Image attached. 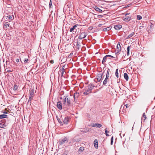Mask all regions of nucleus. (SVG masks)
<instances>
[{
    "label": "nucleus",
    "mask_w": 155,
    "mask_h": 155,
    "mask_svg": "<svg viewBox=\"0 0 155 155\" xmlns=\"http://www.w3.org/2000/svg\"><path fill=\"white\" fill-rule=\"evenodd\" d=\"M80 94L78 92H76L74 94V101L75 102H76L78 101V99L80 96Z\"/></svg>",
    "instance_id": "nucleus-6"
},
{
    "label": "nucleus",
    "mask_w": 155,
    "mask_h": 155,
    "mask_svg": "<svg viewBox=\"0 0 155 155\" xmlns=\"http://www.w3.org/2000/svg\"><path fill=\"white\" fill-rule=\"evenodd\" d=\"M84 150V147H81L79 149V150L81 151H83Z\"/></svg>",
    "instance_id": "nucleus-37"
},
{
    "label": "nucleus",
    "mask_w": 155,
    "mask_h": 155,
    "mask_svg": "<svg viewBox=\"0 0 155 155\" xmlns=\"http://www.w3.org/2000/svg\"><path fill=\"white\" fill-rule=\"evenodd\" d=\"M102 24H99L98 25V27H101L102 26Z\"/></svg>",
    "instance_id": "nucleus-49"
},
{
    "label": "nucleus",
    "mask_w": 155,
    "mask_h": 155,
    "mask_svg": "<svg viewBox=\"0 0 155 155\" xmlns=\"http://www.w3.org/2000/svg\"><path fill=\"white\" fill-rule=\"evenodd\" d=\"M106 56V57H107V58L108 57H111V58H115V57H114V56H112L110 55H107Z\"/></svg>",
    "instance_id": "nucleus-35"
},
{
    "label": "nucleus",
    "mask_w": 155,
    "mask_h": 155,
    "mask_svg": "<svg viewBox=\"0 0 155 155\" xmlns=\"http://www.w3.org/2000/svg\"><path fill=\"white\" fill-rule=\"evenodd\" d=\"M18 88V86L16 85H14V86L13 89L14 90H16Z\"/></svg>",
    "instance_id": "nucleus-34"
},
{
    "label": "nucleus",
    "mask_w": 155,
    "mask_h": 155,
    "mask_svg": "<svg viewBox=\"0 0 155 155\" xmlns=\"http://www.w3.org/2000/svg\"><path fill=\"white\" fill-rule=\"evenodd\" d=\"M7 72H12V71L11 70H9L7 71Z\"/></svg>",
    "instance_id": "nucleus-46"
},
{
    "label": "nucleus",
    "mask_w": 155,
    "mask_h": 155,
    "mask_svg": "<svg viewBox=\"0 0 155 155\" xmlns=\"http://www.w3.org/2000/svg\"><path fill=\"white\" fill-rule=\"evenodd\" d=\"M94 86L92 84H89L87 86V89L86 91L83 93L84 95H87L91 93L92 90L93 89Z\"/></svg>",
    "instance_id": "nucleus-2"
},
{
    "label": "nucleus",
    "mask_w": 155,
    "mask_h": 155,
    "mask_svg": "<svg viewBox=\"0 0 155 155\" xmlns=\"http://www.w3.org/2000/svg\"><path fill=\"white\" fill-rule=\"evenodd\" d=\"M52 6V4L51 0H50L49 4V8H51V6Z\"/></svg>",
    "instance_id": "nucleus-33"
},
{
    "label": "nucleus",
    "mask_w": 155,
    "mask_h": 155,
    "mask_svg": "<svg viewBox=\"0 0 155 155\" xmlns=\"http://www.w3.org/2000/svg\"><path fill=\"white\" fill-rule=\"evenodd\" d=\"M19 59H18V58L16 60V61L17 62H18L19 61Z\"/></svg>",
    "instance_id": "nucleus-45"
},
{
    "label": "nucleus",
    "mask_w": 155,
    "mask_h": 155,
    "mask_svg": "<svg viewBox=\"0 0 155 155\" xmlns=\"http://www.w3.org/2000/svg\"><path fill=\"white\" fill-rule=\"evenodd\" d=\"M76 45L77 46L80 45V43L78 42V41H77V44H76Z\"/></svg>",
    "instance_id": "nucleus-43"
},
{
    "label": "nucleus",
    "mask_w": 155,
    "mask_h": 155,
    "mask_svg": "<svg viewBox=\"0 0 155 155\" xmlns=\"http://www.w3.org/2000/svg\"><path fill=\"white\" fill-rule=\"evenodd\" d=\"M34 90H31L30 91V94L29 97V99L28 101V102H30V103L31 102V100L32 99L33 97L34 96Z\"/></svg>",
    "instance_id": "nucleus-4"
},
{
    "label": "nucleus",
    "mask_w": 155,
    "mask_h": 155,
    "mask_svg": "<svg viewBox=\"0 0 155 155\" xmlns=\"http://www.w3.org/2000/svg\"><path fill=\"white\" fill-rule=\"evenodd\" d=\"M137 18L138 20H140L142 18L141 16L140 15H137Z\"/></svg>",
    "instance_id": "nucleus-32"
},
{
    "label": "nucleus",
    "mask_w": 155,
    "mask_h": 155,
    "mask_svg": "<svg viewBox=\"0 0 155 155\" xmlns=\"http://www.w3.org/2000/svg\"><path fill=\"white\" fill-rule=\"evenodd\" d=\"M7 17L8 18V19L12 20V17L11 15H9L8 16H7Z\"/></svg>",
    "instance_id": "nucleus-39"
},
{
    "label": "nucleus",
    "mask_w": 155,
    "mask_h": 155,
    "mask_svg": "<svg viewBox=\"0 0 155 155\" xmlns=\"http://www.w3.org/2000/svg\"><path fill=\"white\" fill-rule=\"evenodd\" d=\"M130 48V46H128L127 48V55L128 56H129V54Z\"/></svg>",
    "instance_id": "nucleus-31"
},
{
    "label": "nucleus",
    "mask_w": 155,
    "mask_h": 155,
    "mask_svg": "<svg viewBox=\"0 0 155 155\" xmlns=\"http://www.w3.org/2000/svg\"><path fill=\"white\" fill-rule=\"evenodd\" d=\"M119 54V53H118L117 54H116V57H115V56H114V57H115V58H116V57H117V56H118V54Z\"/></svg>",
    "instance_id": "nucleus-48"
},
{
    "label": "nucleus",
    "mask_w": 155,
    "mask_h": 155,
    "mask_svg": "<svg viewBox=\"0 0 155 155\" xmlns=\"http://www.w3.org/2000/svg\"><path fill=\"white\" fill-rule=\"evenodd\" d=\"M117 51H118L117 52V53H116V54H117L118 53H119V52H120L121 50V47L119 43H118L117 45Z\"/></svg>",
    "instance_id": "nucleus-12"
},
{
    "label": "nucleus",
    "mask_w": 155,
    "mask_h": 155,
    "mask_svg": "<svg viewBox=\"0 0 155 155\" xmlns=\"http://www.w3.org/2000/svg\"><path fill=\"white\" fill-rule=\"evenodd\" d=\"M146 119V116L145 114V113H143V114L142 117L141 118V120H145Z\"/></svg>",
    "instance_id": "nucleus-22"
},
{
    "label": "nucleus",
    "mask_w": 155,
    "mask_h": 155,
    "mask_svg": "<svg viewBox=\"0 0 155 155\" xmlns=\"http://www.w3.org/2000/svg\"><path fill=\"white\" fill-rule=\"evenodd\" d=\"M56 118L57 120L58 121V122L60 123V124L63 125V123L61 121L60 119L58 117V116H56Z\"/></svg>",
    "instance_id": "nucleus-27"
},
{
    "label": "nucleus",
    "mask_w": 155,
    "mask_h": 155,
    "mask_svg": "<svg viewBox=\"0 0 155 155\" xmlns=\"http://www.w3.org/2000/svg\"><path fill=\"white\" fill-rule=\"evenodd\" d=\"M65 71V66L64 65L62 67L61 71V72L64 73Z\"/></svg>",
    "instance_id": "nucleus-29"
},
{
    "label": "nucleus",
    "mask_w": 155,
    "mask_h": 155,
    "mask_svg": "<svg viewBox=\"0 0 155 155\" xmlns=\"http://www.w3.org/2000/svg\"><path fill=\"white\" fill-rule=\"evenodd\" d=\"M4 113V114H7V112H3Z\"/></svg>",
    "instance_id": "nucleus-51"
},
{
    "label": "nucleus",
    "mask_w": 155,
    "mask_h": 155,
    "mask_svg": "<svg viewBox=\"0 0 155 155\" xmlns=\"http://www.w3.org/2000/svg\"><path fill=\"white\" fill-rule=\"evenodd\" d=\"M108 79H105L103 82V85H104L105 86L106 84L108 82Z\"/></svg>",
    "instance_id": "nucleus-25"
},
{
    "label": "nucleus",
    "mask_w": 155,
    "mask_h": 155,
    "mask_svg": "<svg viewBox=\"0 0 155 155\" xmlns=\"http://www.w3.org/2000/svg\"><path fill=\"white\" fill-rule=\"evenodd\" d=\"M118 69H117L116 70L115 72V75L117 78H118Z\"/></svg>",
    "instance_id": "nucleus-28"
},
{
    "label": "nucleus",
    "mask_w": 155,
    "mask_h": 155,
    "mask_svg": "<svg viewBox=\"0 0 155 155\" xmlns=\"http://www.w3.org/2000/svg\"><path fill=\"white\" fill-rule=\"evenodd\" d=\"M94 8L96 11L99 12H102V10L99 8L97 7L96 6H94Z\"/></svg>",
    "instance_id": "nucleus-17"
},
{
    "label": "nucleus",
    "mask_w": 155,
    "mask_h": 155,
    "mask_svg": "<svg viewBox=\"0 0 155 155\" xmlns=\"http://www.w3.org/2000/svg\"><path fill=\"white\" fill-rule=\"evenodd\" d=\"M28 58H25L24 61V62L25 63H27L28 61Z\"/></svg>",
    "instance_id": "nucleus-38"
},
{
    "label": "nucleus",
    "mask_w": 155,
    "mask_h": 155,
    "mask_svg": "<svg viewBox=\"0 0 155 155\" xmlns=\"http://www.w3.org/2000/svg\"><path fill=\"white\" fill-rule=\"evenodd\" d=\"M62 155H67V154L64 153L62 154Z\"/></svg>",
    "instance_id": "nucleus-52"
},
{
    "label": "nucleus",
    "mask_w": 155,
    "mask_h": 155,
    "mask_svg": "<svg viewBox=\"0 0 155 155\" xmlns=\"http://www.w3.org/2000/svg\"><path fill=\"white\" fill-rule=\"evenodd\" d=\"M103 17L102 15H98L97 16V17L98 18H102Z\"/></svg>",
    "instance_id": "nucleus-40"
},
{
    "label": "nucleus",
    "mask_w": 155,
    "mask_h": 155,
    "mask_svg": "<svg viewBox=\"0 0 155 155\" xmlns=\"http://www.w3.org/2000/svg\"><path fill=\"white\" fill-rule=\"evenodd\" d=\"M54 63V61L53 60H51L50 61V63L51 64H53Z\"/></svg>",
    "instance_id": "nucleus-42"
},
{
    "label": "nucleus",
    "mask_w": 155,
    "mask_h": 155,
    "mask_svg": "<svg viewBox=\"0 0 155 155\" xmlns=\"http://www.w3.org/2000/svg\"><path fill=\"white\" fill-rule=\"evenodd\" d=\"M87 35V34L86 32H80L78 36V39H82L85 38Z\"/></svg>",
    "instance_id": "nucleus-3"
},
{
    "label": "nucleus",
    "mask_w": 155,
    "mask_h": 155,
    "mask_svg": "<svg viewBox=\"0 0 155 155\" xmlns=\"http://www.w3.org/2000/svg\"><path fill=\"white\" fill-rule=\"evenodd\" d=\"M124 78L127 81L129 79V77L128 74L127 73H125L124 74Z\"/></svg>",
    "instance_id": "nucleus-18"
},
{
    "label": "nucleus",
    "mask_w": 155,
    "mask_h": 155,
    "mask_svg": "<svg viewBox=\"0 0 155 155\" xmlns=\"http://www.w3.org/2000/svg\"><path fill=\"white\" fill-rule=\"evenodd\" d=\"M7 117V115L6 114H2L0 115V119L6 118Z\"/></svg>",
    "instance_id": "nucleus-19"
},
{
    "label": "nucleus",
    "mask_w": 155,
    "mask_h": 155,
    "mask_svg": "<svg viewBox=\"0 0 155 155\" xmlns=\"http://www.w3.org/2000/svg\"><path fill=\"white\" fill-rule=\"evenodd\" d=\"M110 144L111 145L113 144V137H112L110 139Z\"/></svg>",
    "instance_id": "nucleus-36"
},
{
    "label": "nucleus",
    "mask_w": 155,
    "mask_h": 155,
    "mask_svg": "<svg viewBox=\"0 0 155 155\" xmlns=\"http://www.w3.org/2000/svg\"><path fill=\"white\" fill-rule=\"evenodd\" d=\"M77 27V25H74L72 28H71L70 29V31L71 32H72L75 29V28Z\"/></svg>",
    "instance_id": "nucleus-21"
},
{
    "label": "nucleus",
    "mask_w": 155,
    "mask_h": 155,
    "mask_svg": "<svg viewBox=\"0 0 155 155\" xmlns=\"http://www.w3.org/2000/svg\"><path fill=\"white\" fill-rule=\"evenodd\" d=\"M134 34H135V33L134 32H132L129 35H128L127 38H130L133 35H134Z\"/></svg>",
    "instance_id": "nucleus-26"
},
{
    "label": "nucleus",
    "mask_w": 155,
    "mask_h": 155,
    "mask_svg": "<svg viewBox=\"0 0 155 155\" xmlns=\"http://www.w3.org/2000/svg\"><path fill=\"white\" fill-rule=\"evenodd\" d=\"M9 26V25L8 22H6L4 24V25L3 28H6Z\"/></svg>",
    "instance_id": "nucleus-24"
},
{
    "label": "nucleus",
    "mask_w": 155,
    "mask_h": 155,
    "mask_svg": "<svg viewBox=\"0 0 155 155\" xmlns=\"http://www.w3.org/2000/svg\"><path fill=\"white\" fill-rule=\"evenodd\" d=\"M87 130L86 131H84V132H87Z\"/></svg>",
    "instance_id": "nucleus-53"
},
{
    "label": "nucleus",
    "mask_w": 155,
    "mask_h": 155,
    "mask_svg": "<svg viewBox=\"0 0 155 155\" xmlns=\"http://www.w3.org/2000/svg\"><path fill=\"white\" fill-rule=\"evenodd\" d=\"M122 28V25L117 24L114 26V28L116 30H119Z\"/></svg>",
    "instance_id": "nucleus-11"
},
{
    "label": "nucleus",
    "mask_w": 155,
    "mask_h": 155,
    "mask_svg": "<svg viewBox=\"0 0 155 155\" xmlns=\"http://www.w3.org/2000/svg\"><path fill=\"white\" fill-rule=\"evenodd\" d=\"M107 128H106L105 129V134H106V135L107 136H109V135H108V133H109V131H107Z\"/></svg>",
    "instance_id": "nucleus-30"
},
{
    "label": "nucleus",
    "mask_w": 155,
    "mask_h": 155,
    "mask_svg": "<svg viewBox=\"0 0 155 155\" xmlns=\"http://www.w3.org/2000/svg\"><path fill=\"white\" fill-rule=\"evenodd\" d=\"M134 2H137V0H134Z\"/></svg>",
    "instance_id": "nucleus-50"
},
{
    "label": "nucleus",
    "mask_w": 155,
    "mask_h": 155,
    "mask_svg": "<svg viewBox=\"0 0 155 155\" xmlns=\"http://www.w3.org/2000/svg\"><path fill=\"white\" fill-rule=\"evenodd\" d=\"M92 126L93 127H97L100 128L102 127V125L101 124L96 123L95 124H94L92 125Z\"/></svg>",
    "instance_id": "nucleus-15"
},
{
    "label": "nucleus",
    "mask_w": 155,
    "mask_h": 155,
    "mask_svg": "<svg viewBox=\"0 0 155 155\" xmlns=\"http://www.w3.org/2000/svg\"><path fill=\"white\" fill-rule=\"evenodd\" d=\"M7 125L4 121H1L0 122V127L1 128H4Z\"/></svg>",
    "instance_id": "nucleus-10"
},
{
    "label": "nucleus",
    "mask_w": 155,
    "mask_h": 155,
    "mask_svg": "<svg viewBox=\"0 0 155 155\" xmlns=\"http://www.w3.org/2000/svg\"><path fill=\"white\" fill-rule=\"evenodd\" d=\"M125 106L126 108H128L129 107L130 105L129 104H126L125 105Z\"/></svg>",
    "instance_id": "nucleus-41"
},
{
    "label": "nucleus",
    "mask_w": 155,
    "mask_h": 155,
    "mask_svg": "<svg viewBox=\"0 0 155 155\" xmlns=\"http://www.w3.org/2000/svg\"><path fill=\"white\" fill-rule=\"evenodd\" d=\"M103 75V74L101 73H100L97 74V78L98 82H99L101 81Z\"/></svg>",
    "instance_id": "nucleus-8"
},
{
    "label": "nucleus",
    "mask_w": 155,
    "mask_h": 155,
    "mask_svg": "<svg viewBox=\"0 0 155 155\" xmlns=\"http://www.w3.org/2000/svg\"><path fill=\"white\" fill-rule=\"evenodd\" d=\"M64 97V99L63 100V104L65 105L66 106L69 107L70 106L71 102L70 98L68 96Z\"/></svg>",
    "instance_id": "nucleus-1"
},
{
    "label": "nucleus",
    "mask_w": 155,
    "mask_h": 155,
    "mask_svg": "<svg viewBox=\"0 0 155 155\" xmlns=\"http://www.w3.org/2000/svg\"><path fill=\"white\" fill-rule=\"evenodd\" d=\"M68 138L66 137H65L63 139L60 140L59 141V143L61 145H62L65 143H68Z\"/></svg>",
    "instance_id": "nucleus-5"
},
{
    "label": "nucleus",
    "mask_w": 155,
    "mask_h": 155,
    "mask_svg": "<svg viewBox=\"0 0 155 155\" xmlns=\"http://www.w3.org/2000/svg\"><path fill=\"white\" fill-rule=\"evenodd\" d=\"M110 69H107V71L106 76L105 79H108L109 78V73H110Z\"/></svg>",
    "instance_id": "nucleus-16"
},
{
    "label": "nucleus",
    "mask_w": 155,
    "mask_h": 155,
    "mask_svg": "<svg viewBox=\"0 0 155 155\" xmlns=\"http://www.w3.org/2000/svg\"><path fill=\"white\" fill-rule=\"evenodd\" d=\"M129 14L127 13L124 17H123V19L125 21H129L131 19V17L129 16H127Z\"/></svg>",
    "instance_id": "nucleus-7"
},
{
    "label": "nucleus",
    "mask_w": 155,
    "mask_h": 155,
    "mask_svg": "<svg viewBox=\"0 0 155 155\" xmlns=\"http://www.w3.org/2000/svg\"><path fill=\"white\" fill-rule=\"evenodd\" d=\"M94 146L95 148L97 149L98 147V141L97 139H95L94 141Z\"/></svg>",
    "instance_id": "nucleus-13"
},
{
    "label": "nucleus",
    "mask_w": 155,
    "mask_h": 155,
    "mask_svg": "<svg viewBox=\"0 0 155 155\" xmlns=\"http://www.w3.org/2000/svg\"><path fill=\"white\" fill-rule=\"evenodd\" d=\"M111 29V28L110 27H110H107L105 28H104L103 29V30L104 31H108L110 30Z\"/></svg>",
    "instance_id": "nucleus-20"
},
{
    "label": "nucleus",
    "mask_w": 155,
    "mask_h": 155,
    "mask_svg": "<svg viewBox=\"0 0 155 155\" xmlns=\"http://www.w3.org/2000/svg\"><path fill=\"white\" fill-rule=\"evenodd\" d=\"M69 118L68 117H66L63 120V123L67 124L69 122Z\"/></svg>",
    "instance_id": "nucleus-14"
},
{
    "label": "nucleus",
    "mask_w": 155,
    "mask_h": 155,
    "mask_svg": "<svg viewBox=\"0 0 155 155\" xmlns=\"http://www.w3.org/2000/svg\"><path fill=\"white\" fill-rule=\"evenodd\" d=\"M107 58V57H106V56H105L103 58V60L102 61V64H104V63L106 61V59Z\"/></svg>",
    "instance_id": "nucleus-23"
},
{
    "label": "nucleus",
    "mask_w": 155,
    "mask_h": 155,
    "mask_svg": "<svg viewBox=\"0 0 155 155\" xmlns=\"http://www.w3.org/2000/svg\"><path fill=\"white\" fill-rule=\"evenodd\" d=\"M153 26V25L152 24L150 26V29H151L152 28Z\"/></svg>",
    "instance_id": "nucleus-44"
},
{
    "label": "nucleus",
    "mask_w": 155,
    "mask_h": 155,
    "mask_svg": "<svg viewBox=\"0 0 155 155\" xmlns=\"http://www.w3.org/2000/svg\"><path fill=\"white\" fill-rule=\"evenodd\" d=\"M57 107L59 110H61L62 109V104L60 101L57 102Z\"/></svg>",
    "instance_id": "nucleus-9"
},
{
    "label": "nucleus",
    "mask_w": 155,
    "mask_h": 155,
    "mask_svg": "<svg viewBox=\"0 0 155 155\" xmlns=\"http://www.w3.org/2000/svg\"><path fill=\"white\" fill-rule=\"evenodd\" d=\"M61 72V75L62 76H63V75L64 74V72Z\"/></svg>",
    "instance_id": "nucleus-47"
}]
</instances>
